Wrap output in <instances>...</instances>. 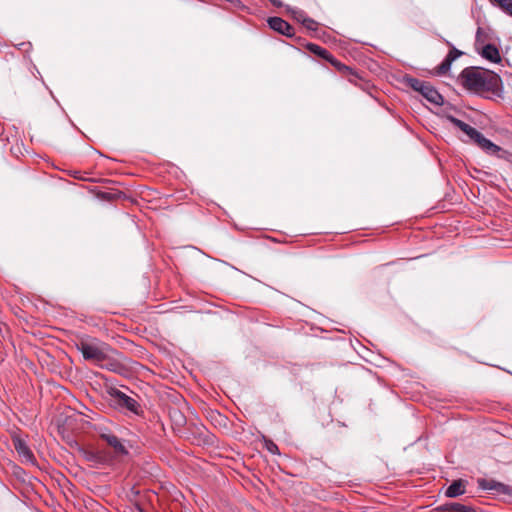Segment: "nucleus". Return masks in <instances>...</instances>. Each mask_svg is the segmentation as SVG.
I'll return each instance as SVG.
<instances>
[{
    "mask_svg": "<svg viewBox=\"0 0 512 512\" xmlns=\"http://www.w3.org/2000/svg\"><path fill=\"white\" fill-rule=\"evenodd\" d=\"M77 350L86 361H90L101 368L116 371L119 367V353L109 344L97 338H85L76 343Z\"/></svg>",
    "mask_w": 512,
    "mask_h": 512,
    "instance_id": "f257e3e1",
    "label": "nucleus"
},
{
    "mask_svg": "<svg viewBox=\"0 0 512 512\" xmlns=\"http://www.w3.org/2000/svg\"><path fill=\"white\" fill-rule=\"evenodd\" d=\"M463 85L472 91H492L495 92L501 85L500 76L488 69L466 68L461 73Z\"/></svg>",
    "mask_w": 512,
    "mask_h": 512,
    "instance_id": "f03ea898",
    "label": "nucleus"
},
{
    "mask_svg": "<svg viewBox=\"0 0 512 512\" xmlns=\"http://www.w3.org/2000/svg\"><path fill=\"white\" fill-rule=\"evenodd\" d=\"M409 87L419 92L424 98L435 105L443 104L442 95L429 83L417 78L409 77L406 80Z\"/></svg>",
    "mask_w": 512,
    "mask_h": 512,
    "instance_id": "7ed1b4c3",
    "label": "nucleus"
},
{
    "mask_svg": "<svg viewBox=\"0 0 512 512\" xmlns=\"http://www.w3.org/2000/svg\"><path fill=\"white\" fill-rule=\"evenodd\" d=\"M99 437L107 443V445L113 449L116 456H126L129 451L125 445V441L120 439L115 433H113L106 426H98L96 428Z\"/></svg>",
    "mask_w": 512,
    "mask_h": 512,
    "instance_id": "20e7f679",
    "label": "nucleus"
},
{
    "mask_svg": "<svg viewBox=\"0 0 512 512\" xmlns=\"http://www.w3.org/2000/svg\"><path fill=\"white\" fill-rule=\"evenodd\" d=\"M478 484L483 490L494 491L496 494L507 495L509 498H512V487L509 485L495 480L486 479H479Z\"/></svg>",
    "mask_w": 512,
    "mask_h": 512,
    "instance_id": "39448f33",
    "label": "nucleus"
},
{
    "mask_svg": "<svg viewBox=\"0 0 512 512\" xmlns=\"http://www.w3.org/2000/svg\"><path fill=\"white\" fill-rule=\"evenodd\" d=\"M445 42L448 46L451 47V50L449 51L445 59L442 61V63L437 66L436 73L438 75L446 74L450 70L453 61H455L458 57H460L463 54L460 50L453 47L449 41L446 40Z\"/></svg>",
    "mask_w": 512,
    "mask_h": 512,
    "instance_id": "423d86ee",
    "label": "nucleus"
},
{
    "mask_svg": "<svg viewBox=\"0 0 512 512\" xmlns=\"http://www.w3.org/2000/svg\"><path fill=\"white\" fill-rule=\"evenodd\" d=\"M269 26L274 31H277L285 36L292 37L294 35V28L285 20L280 17H271L268 20Z\"/></svg>",
    "mask_w": 512,
    "mask_h": 512,
    "instance_id": "0eeeda50",
    "label": "nucleus"
},
{
    "mask_svg": "<svg viewBox=\"0 0 512 512\" xmlns=\"http://www.w3.org/2000/svg\"><path fill=\"white\" fill-rule=\"evenodd\" d=\"M13 444H14V448L17 451L18 455L25 462H29V463L34 462V460H35L34 454L24 440H22L20 438H14Z\"/></svg>",
    "mask_w": 512,
    "mask_h": 512,
    "instance_id": "6e6552de",
    "label": "nucleus"
},
{
    "mask_svg": "<svg viewBox=\"0 0 512 512\" xmlns=\"http://www.w3.org/2000/svg\"><path fill=\"white\" fill-rule=\"evenodd\" d=\"M480 55L485 58L486 60L493 62V63H499L501 61V56L499 53L498 48L493 44H487L485 45Z\"/></svg>",
    "mask_w": 512,
    "mask_h": 512,
    "instance_id": "1a4fd4ad",
    "label": "nucleus"
},
{
    "mask_svg": "<svg viewBox=\"0 0 512 512\" xmlns=\"http://www.w3.org/2000/svg\"><path fill=\"white\" fill-rule=\"evenodd\" d=\"M114 395L118 399V402L121 406L127 408L132 412H136L139 406L136 400H134L133 398L129 397L128 395L124 394L121 391H116Z\"/></svg>",
    "mask_w": 512,
    "mask_h": 512,
    "instance_id": "9d476101",
    "label": "nucleus"
},
{
    "mask_svg": "<svg viewBox=\"0 0 512 512\" xmlns=\"http://www.w3.org/2000/svg\"><path fill=\"white\" fill-rule=\"evenodd\" d=\"M465 482L461 479L453 481L446 489L445 495L450 498L458 497L465 493Z\"/></svg>",
    "mask_w": 512,
    "mask_h": 512,
    "instance_id": "9b49d317",
    "label": "nucleus"
},
{
    "mask_svg": "<svg viewBox=\"0 0 512 512\" xmlns=\"http://www.w3.org/2000/svg\"><path fill=\"white\" fill-rule=\"evenodd\" d=\"M474 143L490 154H495L500 150L496 144L485 138L482 133H479V137L475 138Z\"/></svg>",
    "mask_w": 512,
    "mask_h": 512,
    "instance_id": "f8f14e48",
    "label": "nucleus"
},
{
    "mask_svg": "<svg viewBox=\"0 0 512 512\" xmlns=\"http://www.w3.org/2000/svg\"><path fill=\"white\" fill-rule=\"evenodd\" d=\"M307 48L310 52L325 59L326 61L331 55V53L327 49H325L317 44L310 43L307 45Z\"/></svg>",
    "mask_w": 512,
    "mask_h": 512,
    "instance_id": "ddd939ff",
    "label": "nucleus"
},
{
    "mask_svg": "<svg viewBox=\"0 0 512 512\" xmlns=\"http://www.w3.org/2000/svg\"><path fill=\"white\" fill-rule=\"evenodd\" d=\"M445 510L451 512H476L471 506H466L460 503H450L445 505Z\"/></svg>",
    "mask_w": 512,
    "mask_h": 512,
    "instance_id": "4468645a",
    "label": "nucleus"
},
{
    "mask_svg": "<svg viewBox=\"0 0 512 512\" xmlns=\"http://www.w3.org/2000/svg\"><path fill=\"white\" fill-rule=\"evenodd\" d=\"M327 61L333 65L338 71L342 72V73H347V74H351L352 73V69L348 66H346L345 64L341 63L339 60H337L332 54L330 55V57L327 59Z\"/></svg>",
    "mask_w": 512,
    "mask_h": 512,
    "instance_id": "2eb2a0df",
    "label": "nucleus"
},
{
    "mask_svg": "<svg viewBox=\"0 0 512 512\" xmlns=\"http://www.w3.org/2000/svg\"><path fill=\"white\" fill-rule=\"evenodd\" d=\"M492 4L499 6L505 13L512 16V0H489Z\"/></svg>",
    "mask_w": 512,
    "mask_h": 512,
    "instance_id": "dca6fc26",
    "label": "nucleus"
},
{
    "mask_svg": "<svg viewBox=\"0 0 512 512\" xmlns=\"http://www.w3.org/2000/svg\"><path fill=\"white\" fill-rule=\"evenodd\" d=\"M298 20H300L302 24L309 30L314 31L317 29L318 23L311 18L304 17L303 14H300Z\"/></svg>",
    "mask_w": 512,
    "mask_h": 512,
    "instance_id": "f3484780",
    "label": "nucleus"
},
{
    "mask_svg": "<svg viewBox=\"0 0 512 512\" xmlns=\"http://www.w3.org/2000/svg\"><path fill=\"white\" fill-rule=\"evenodd\" d=\"M449 120L451 121V123L455 127L459 128L463 132H466V130H467L468 126H469L467 123L463 122L462 120H459V119H457L455 117H452V116L449 117Z\"/></svg>",
    "mask_w": 512,
    "mask_h": 512,
    "instance_id": "a211bd4d",
    "label": "nucleus"
},
{
    "mask_svg": "<svg viewBox=\"0 0 512 512\" xmlns=\"http://www.w3.org/2000/svg\"><path fill=\"white\" fill-rule=\"evenodd\" d=\"M464 133L474 142L475 138L479 137L480 132L469 125L466 132Z\"/></svg>",
    "mask_w": 512,
    "mask_h": 512,
    "instance_id": "6ab92c4d",
    "label": "nucleus"
},
{
    "mask_svg": "<svg viewBox=\"0 0 512 512\" xmlns=\"http://www.w3.org/2000/svg\"><path fill=\"white\" fill-rule=\"evenodd\" d=\"M268 450L273 453V454H276L278 453V447L276 444H274L273 442H270L267 446Z\"/></svg>",
    "mask_w": 512,
    "mask_h": 512,
    "instance_id": "aec40b11",
    "label": "nucleus"
},
{
    "mask_svg": "<svg viewBox=\"0 0 512 512\" xmlns=\"http://www.w3.org/2000/svg\"><path fill=\"white\" fill-rule=\"evenodd\" d=\"M271 2L272 5H274L275 7H282L283 6V2L281 0H269Z\"/></svg>",
    "mask_w": 512,
    "mask_h": 512,
    "instance_id": "412c9836",
    "label": "nucleus"
}]
</instances>
